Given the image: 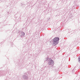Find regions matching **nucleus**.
I'll return each instance as SVG.
<instances>
[{"label": "nucleus", "instance_id": "3", "mask_svg": "<svg viewBox=\"0 0 80 80\" xmlns=\"http://www.w3.org/2000/svg\"><path fill=\"white\" fill-rule=\"evenodd\" d=\"M79 62H80V58H79Z\"/></svg>", "mask_w": 80, "mask_h": 80}, {"label": "nucleus", "instance_id": "2", "mask_svg": "<svg viewBox=\"0 0 80 80\" xmlns=\"http://www.w3.org/2000/svg\"><path fill=\"white\" fill-rule=\"evenodd\" d=\"M50 62H48V64L49 65H50V64H51Z\"/></svg>", "mask_w": 80, "mask_h": 80}, {"label": "nucleus", "instance_id": "1", "mask_svg": "<svg viewBox=\"0 0 80 80\" xmlns=\"http://www.w3.org/2000/svg\"><path fill=\"white\" fill-rule=\"evenodd\" d=\"M59 41V38H54L53 39V43L54 44H57Z\"/></svg>", "mask_w": 80, "mask_h": 80}]
</instances>
